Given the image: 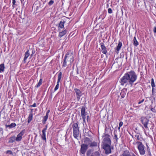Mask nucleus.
<instances>
[{"instance_id": "obj_1", "label": "nucleus", "mask_w": 156, "mask_h": 156, "mask_svg": "<svg viewBox=\"0 0 156 156\" xmlns=\"http://www.w3.org/2000/svg\"><path fill=\"white\" fill-rule=\"evenodd\" d=\"M137 78V75L134 71H131L124 74L121 78L120 83L122 85H124L125 84L129 82L132 86Z\"/></svg>"}, {"instance_id": "obj_2", "label": "nucleus", "mask_w": 156, "mask_h": 156, "mask_svg": "<svg viewBox=\"0 0 156 156\" xmlns=\"http://www.w3.org/2000/svg\"><path fill=\"white\" fill-rule=\"evenodd\" d=\"M74 61L73 54L72 53L70 54L67 53L65 55L63 62V66L66 67L67 65H71Z\"/></svg>"}, {"instance_id": "obj_3", "label": "nucleus", "mask_w": 156, "mask_h": 156, "mask_svg": "<svg viewBox=\"0 0 156 156\" xmlns=\"http://www.w3.org/2000/svg\"><path fill=\"white\" fill-rule=\"evenodd\" d=\"M84 144H86L87 145H88V146L91 148L94 147H97L98 149H99V146L98 145L97 143L93 141L92 142V140L89 138L86 137L84 139Z\"/></svg>"}, {"instance_id": "obj_4", "label": "nucleus", "mask_w": 156, "mask_h": 156, "mask_svg": "<svg viewBox=\"0 0 156 156\" xmlns=\"http://www.w3.org/2000/svg\"><path fill=\"white\" fill-rule=\"evenodd\" d=\"M72 127L73 129V134L74 137L76 138L79 136V128L77 123H73L72 125Z\"/></svg>"}, {"instance_id": "obj_5", "label": "nucleus", "mask_w": 156, "mask_h": 156, "mask_svg": "<svg viewBox=\"0 0 156 156\" xmlns=\"http://www.w3.org/2000/svg\"><path fill=\"white\" fill-rule=\"evenodd\" d=\"M136 144H138V149L139 150L140 154L141 155H144L145 153V147L142 144L141 142L137 141Z\"/></svg>"}, {"instance_id": "obj_6", "label": "nucleus", "mask_w": 156, "mask_h": 156, "mask_svg": "<svg viewBox=\"0 0 156 156\" xmlns=\"http://www.w3.org/2000/svg\"><path fill=\"white\" fill-rule=\"evenodd\" d=\"M103 137V144H111V141L110 139V136L108 134H104Z\"/></svg>"}, {"instance_id": "obj_7", "label": "nucleus", "mask_w": 156, "mask_h": 156, "mask_svg": "<svg viewBox=\"0 0 156 156\" xmlns=\"http://www.w3.org/2000/svg\"><path fill=\"white\" fill-rule=\"evenodd\" d=\"M103 148L105 151V153L108 154L111 153V144H103Z\"/></svg>"}, {"instance_id": "obj_8", "label": "nucleus", "mask_w": 156, "mask_h": 156, "mask_svg": "<svg viewBox=\"0 0 156 156\" xmlns=\"http://www.w3.org/2000/svg\"><path fill=\"white\" fill-rule=\"evenodd\" d=\"M88 145L86 144H82L81 146L80 152L83 154H85L88 148Z\"/></svg>"}, {"instance_id": "obj_9", "label": "nucleus", "mask_w": 156, "mask_h": 156, "mask_svg": "<svg viewBox=\"0 0 156 156\" xmlns=\"http://www.w3.org/2000/svg\"><path fill=\"white\" fill-rule=\"evenodd\" d=\"M141 121L142 123L144 125V127L147 129L148 128L147 126V124H148L149 120L145 117H142L141 118Z\"/></svg>"}, {"instance_id": "obj_10", "label": "nucleus", "mask_w": 156, "mask_h": 156, "mask_svg": "<svg viewBox=\"0 0 156 156\" xmlns=\"http://www.w3.org/2000/svg\"><path fill=\"white\" fill-rule=\"evenodd\" d=\"M74 91L76 94V99L78 101H79L80 97L82 96V92L79 89L77 88L75 89Z\"/></svg>"}, {"instance_id": "obj_11", "label": "nucleus", "mask_w": 156, "mask_h": 156, "mask_svg": "<svg viewBox=\"0 0 156 156\" xmlns=\"http://www.w3.org/2000/svg\"><path fill=\"white\" fill-rule=\"evenodd\" d=\"M25 131V129L23 130L17 135V137H16V141L19 142L21 140L22 138V136L24 134Z\"/></svg>"}, {"instance_id": "obj_12", "label": "nucleus", "mask_w": 156, "mask_h": 156, "mask_svg": "<svg viewBox=\"0 0 156 156\" xmlns=\"http://www.w3.org/2000/svg\"><path fill=\"white\" fill-rule=\"evenodd\" d=\"M61 78H62V72H59L58 74V81L57 82V84L56 86L54 89L55 91L58 88L59 86V83L60 81Z\"/></svg>"}, {"instance_id": "obj_13", "label": "nucleus", "mask_w": 156, "mask_h": 156, "mask_svg": "<svg viewBox=\"0 0 156 156\" xmlns=\"http://www.w3.org/2000/svg\"><path fill=\"white\" fill-rule=\"evenodd\" d=\"M85 108L83 107L81 109V116L84 122L85 121Z\"/></svg>"}, {"instance_id": "obj_14", "label": "nucleus", "mask_w": 156, "mask_h": 156, "mask_svg": "<svg viewBox=\"0 0 156 156\" xmlns=\"http://www.w3.org/2000/svg\"><path fill=\"white\" fill-rule=\"evenodd\" d=\"M47 129V126H46V127L44 128L42 130V134L41 136V138L43 140H44L45 142L46 141V131Z\"/></svg>"}, {"instance_id": "obj_15", "label": "nucleus", "mask_w": 156, "mask_h": 156, "mask_svg": "<svg viewBox=\"0 0 156 156\" xmlns=\"http://www.w3.org/2000/svg\"><path fill=\"white\" fill-rule=\"evenodd\" d=\"M100 44L102 53L106 55L107 51V48L105 46L104 44L103 43H101Z\"/></svg>"}, {"instance_id": "obj_16", "label": "nucleus", "mask_w": 156, "mask_h": 156, "mask_svg": "<svg viewBox=\"0 0 156 156\" xmlns=\"http://www.w3.org/2000/svg\"><path fill=\"white\" fill-rule=\"evenodd\" d=\"M29 51V50H27L25 53V56L23 61L24 63H25L26 62V60L30 55Z\"/></svg>"}, {"instance_id": "obj_17", "label": "nucleus", "mask_w": 156, "mask_h": 156, "mask_svg": "<svg viewBox=\"0 0 156 156\" xmlns=\"http://www.w3.org/2000/svg\"><path fill=\"white\" fill-rule=\"evenodd\" d=\"M127 93V90L125 89H122L120 93V95L121 97L122 98H123L125 97Z\"/></svg>"}, {"instance_id": "obj_18", "label": "nucleus", "mask_w": 156, "mask_h": 156, "mask_svg": "<svg viewBox=\"0 0 156 156\" xmlns=\"http://www.w3.org/2000/svg\"><path fill=\"white\" fill-rule=\"evenodd\" d=\"M121 156H132V155H131L129 151L126 150L123 151Z\"/></svg>"}, {"instance_id": "obj_19", "label": "nucleus", "mask_w": 156, "mask_h": 156, "mask_svg": "<svg viewBox=\"0 0 156 156\" xmlns=\"http://www.w3.org/2000/svg\"><path fill=\"white\" fill-rule=\"evenodd\" d=\"M122 43L120 42H119V44H118V45L117 47V48H116V52L118 53V52L119 51V50H120L122 46Z\"/></svg>"}, {"instance_id": "obj_20", "label": "nucleus", "mask_w": 156, "mask_h": 156, "mask_svg": "<svg viewBox=\"0 0 156 156\" xmlns=\"http://www.w3.org/2000/svg\"><path fill=\"white\" fill-rule=\"evenodd\" d=\"M15 140H16V137L13 136L9 138L8 142L9 143H12Z\"/></svg>"}, {"instance_id": "obj_21", "label": "nucleus", "mask_w": 156, "mask_h": 156, "mask_svg": "<svg viewBox=\"0 0 156 156\" xmlns=\"http://www.w3.org/2000/svg\"><path fill=\"white\" fill-rule=\"evenodd\" d=\"M90 156H101V154L98 151H96L92 153Z\"/></svg>"}, {"instance_id": "obj_22", "label": "nucleus", "mask_w": 156, "mask_h": 156, "mask_svg": "<svg viewBox=\"0 0 156 156\" xmlns=\"http://www.w3.org/2000/svg\"><path fill=\"white\" fill-rule=\"evenodd\" d=\"M67 31L66 30H65L64 31L60 32L59 33V36H60V37H62L66 34Z\"/></svg>"}, {"instance_id": "obj_23", "label": "nucleus", "mask_w": 156, "mask_h": 156, "mask_svg": "<svg viewBox=\"0 0 156 156\" xmlns=\"http://www.w3.org/2000/svg\"><path fill=\"white\" fill-rule=\"evenodd\" d=\"M66 21L64 20H62L61 21L59 25V27H60L61 28H62L64 27V23H65Z\"/></svg>"}, {"instance_id": "obj_24", "label": "nucleus", "mask_w": 156, "mask_h": 156, "mask_svg": "<svg viewBox=\"0 0 156 156\" xmlns=\"http://www.w3.org/2000/svg\"><path fill=\"white\" fill-rule=\"evenodd\" d=\"M133 44L135 46H137L138 45V44H139L138 42V41L136 40L135 37H134L133 39Z\"/></svg>"}, {"instance_id": "obj_25", "label": "nucleus", "mask_w": 156, "mask_h": 156, "mask_svg": "<svg viewBox=\"0 0 156 156\" xmlns=\"http://www.w3.org/2000/svg\"><path fill=\"white\" fill-rule=\"evenodd\" d=\"M5 69L4 65L2 64L0 65V73L3 72Z\"/></svg>"}, {"instance_id": "obj_26", "label": "nucleus", "mask_w": 156, "mask_h": 156, "mask_svg": "<svg viewBox=\"0 0 156 156\" xmlns=\"http://www.w3.org/2000/svg\"><path fill=\"white\" fill-rule=\"evenodd\" d=\"M33 117V114L31 113L29 114V117H28V122L29 123L30 122V121L32 120V119Z\"/></svg>"}, {"instance_id": "obj_27", "label": "nucleus", "mask_w": 156, "mask_h": 156, "mask_svg": "<svg viewBox=\"0 0 156 156\" xmlns=\"http://www.w3.org/2000/svg\"><path fill=\"white\" fill-rule=\"evenodd\" d=\"M48 116L46 115L44 117L43 119L42 120V122L43 123V124H45L46 121H47L48 118Z\"/></svg>"}, {"instance_id": "obj_28", "label": "nucleus", "mask_w": 156, "mask_h": 156, "mask_svg": "<svg viewBox=\"0 0 156 156\" xmlns=\"http://www.w3.org/2000/svg\"><path fill=\"white\" fill-rule=\"evenodd\" d=\"M42 79H40L39 80V82L38 83L37 85L36 86V87L38 88L40 86V85L42 84Z\"/></svg>"}, {"instance_id": "obj_29", "label": "nucleus", "mask_w": 156, "mask_h": 156, "mask_svg": "<svg viewBox=\"0 0 156 156\" xmlns=\"http://www.w3.org/2000/svg\"><path fill=\"white\" fill-rule=\"evenodd\" d=\"M151 86L152 87H155V85L154 82V80L153 78H152L151 79Z\"/></svg>"}, {"instance_id": "obj_30", "label": "nucleus", "mask_w": 156, "mask_h": 156, "mask_svg": "<svg viewBox=\"0 0 156 156\" xmlns=\"http://www.w3.org/2000/svg\"><path fill=\"white\" fill-rule=\"evenodd\" d=\"M16 125L15 123L13 122L10 124L11 128L14 127L16 126Z\"/></svg>"}, {"instance_id": "obj_31", "label": "nucleus", "mask_w": 156, "mask_h": 156, "mask_svg": "<svg viewBox=\"0 0 156 156\" xmlns=\"http://www.w3.org/2000/svg\"><path fill=\"white\" fill-rule=\"evenodd\" d=\"M135 136L136 137V139L138 140H140V139L141 138L139 135H136Z\"/></svg>"}, {"instance_id": "obj_32", "label": "nucleus", "mask_w": 156, "mask_h": 156, "mask_svg": "<svg viewBox=\"0 0 156 156\" xmlns=\"http://www.w3.org/2000/svg\"><path fill=\"white\" fill-rule=\"evenodd\" d=\"M91 153V150H88L87 152V156H89Z\"/></svg>"}, {"instance_id": "obj_33", "label": "nucleus", "mask_w": 156, "mask_h": 156, "mask_svg": "<svg viewBox=\"0 0 156 156\" xmlns=\"http://www.w3.org/2000/svg\"><path fill=\"white\" fill-rule=\"evenodd\" d=\"M123 122H120L119 123V126L118 127V129L119 130L120 127L122 125Z\"/></svg>"}, {"instance_id": "obj_34", "label": "nucleus", "mask_w": 156, "mask_h": 156, "mask_svg": "<svg viewBox=\"0 0 156 156\" xmlns=\"http://www.w3.org/2000/svg\"><path fill=\"white\" fill-rule=\"evenodd\" d=\"M54 1L53 0H51L49 2L48 5H52L54 3Z\"/></svg>"}, {"instance_id": "obj_35", "label": "nucleus", "mask_w": 156, "mask_h": 156, "mask_svg": "<svg viewBox=\"0 0 156 156\" xmlns=\"http://www.w3.org/2000/svg\"><path fill=\"white\" fill-rule=\"evenodd\" d=\"M114 139L116 141H117L118 139L117 136V135L115 134H114Z\"/></svg>"}, {"instance_id": "obj_36", "label": "nucleus", "mask_w": 156, "mask_h": 156, "mask_svg": "<svg viewBox=\"0 0 156 156\" xmlns=\"http://www.w3.org/2000/svg\"><path fill=\"white\" fill-rule=\"evenodd\" d=\"M12 3L13 4L12 7H14L13 5H16V0H12Z\"/></svg>"}, {"instance_id": "obj_37", "label": "nucleus", "mask_w": 156, "mask_h": 156, "mask_svg": "<svg viewBox=\"0 0 156 156\" xmlns=\"http://www.w3.org/2000/svg\"><path fill=\"white\" fill-rule=\"evenodd\" d=\"M108 12L109 13H112V9L111 8H109L108 9Z\"/></svg>"}, {"instance_id": "obj_38", "label": "nucleus", "mask_w": 156, "mask_h": 156, "mask_svg": "<svg viewBox=\"0 0 156 156\" xmlns=\"http://www.w3.org/2000/svg\"><path fill=\"white\" fill-rule=\"evenodd\" d=\"M7 153H9L10 154H12V152L10 150H8L6 152Z\"/></svg>"}, {"instance_id": "obj_39", "label": "nucleus", "mask_w": 156, "mask_h": 156, "mask_svg": "<svg viewBox=\"0 0 156 156\" xmlns=\"http://www.w3.org/2000/svg\"><path fill=\"white\" fill-rule=\"evenodd\" d=\"M151 111L152 112L156 113V111L155 110L154 108H151Z\"/></svg>"}, {"instance_id": "obj_40", "label": "nucleus", "mask_w": 156, "mask_h": 156, "mask_svg": "<svg viewBox=\"0 0 156 156\" xmlns=\"http://www.w3.org/2000/svg\"><path fill=\"white\" fill-rule=\"evenodd\" d=\"M5 126H6V128H7V127H9V128H11V126H10V125H6Z\"/></svg>"}, {"instance_id": "obj_41", "label": "nucleus", "mask_w": 156, "mask_h": 156, "mask_svg": "<svg viewBox=\"0 0 156 156\" xmlns=\"http://www.w3.org/2000/svg\"><path fill=\"white\" fill-rule=\"evenodd\" d=\"M153 31L154 33H156V27H154L153 29Z\"/></svg>"}, {"instance_id": "obj_42", "label": "nucleus", "mask_w": 156, "mask_h": 156, "mask_svg": "<svg viewBox=\"0 0 156 156\" xmlns=\"http://www.w3.org/2000/svg\"><path fill=\"white\" fill-rule=\"evenodd\" d=\"M31 106L35 107L36 106V104L35 103H34L32 105H31Z\"/></svg>"}, {"instance_id": "obj_43", "label": "nucleus", "mask_w": 156, "mask_h": 156, "mask_svg": "<svg viewBox=\"0 0 156 156\" xmlns=\"http://www.w3.org/2000/svg\"><path fill=\"white\" fill-rule=\"evenodd\" d=\"M50 112V110H48L47 113H46V115H48V114Z\"/></svg>"}, {"instance_id": "obj_44", "label": "nucleus", "mask_w": 156, "mask_h": 156, "mask_svg": "<svg viewBox=\"0 0 156 156\" xmlns=\"http://www.w3.org/2000/svg\"><path fill=\"white\" fill-rule=\"evenodd\" d=\"M118 60V59H116L115 60V62L114 63H113V65L114 64H115V63L117 62V60Z\"/></svg>"}, {"instance_id": "obj_45", "label": "nucleus", "mask_w": 156, "mask_h": 156, "mask_svg": "<svg viewBox=\"0 0 156 156\" xmlns=\"http://www.w3.org/2000/svg\"><path fill=\"white\" fill-rule=\"evenodd\" d=\"M87 121L88 122V120H89V115H87Z\"/></svg>"}, {"instance_id": "obj_46", "label": "nucleus", "mask_w": 156, "mask_h": 156, "mask_svg": "<svg viewBox=\"0 0 156 156\" xmlns=\"http://www.w3.org/2000/svg\"><path fill=\"white\" fill-rule=\"evenodd\" d=\"M20 0V1H21V3H22V4H23V5H24V3H23V1H24V0Z\"/></svg>"}, {"instance_id": "obj_47", "label": "nucleus", "mask_w": 156, "mask_h": 156, "mask_svg": "<svg viewBox=\"0 0 156 156\" xmlns=\"http://www.w3.org/2000/svg\"><path fill=\"white\" fill-rule=\"evenodd\" d=\"M77 72V74H79V73L78 71V69H77V72Z\"/></svg>"}, {"instance_id": "obj_48", "label": "nucleus", "mask_w": 156, "mask_h": 156, "mask_svg": "<svg viewBox=\"0 0 156 156\" xmlns=\"http://www.w3.org/2000/svg\"><path fill=\"white\" fill-rule=\"evenodd\" d=\"M144 100L143 99L142 101H140L141 103H142L143 101H144Z\"/></svg>"}, {"instance_id": "obj_49", "label": "nucleus", "mask_w": 156, "mask_h": 156, "mask_svg": "<svg viewBox=\"0 0 156 156\" xmlns=\"http://www.w3.org/2000/svg\"><path fill=\"white\" fill-rule=\"evenodd\" d=\"M132 156H136V155H135L134 154H132Z\"/></svg>"}, {"instance_id": "obj_50", "label": "nucleus", "mask_w": 156, "mask_h": 156, "mask_svg": "<svg viewBox=\"0 0 156 156\" xmlns=\"http://www.w3.org/2000/svg\"><path fill=\"white\" fill-rule=\"evenodd\" d=\"M153 90H154V88H153H153H152V93H153Z\"/></svg>"}, {"instance_id": "obj_51", "label": "nucleus", "mask_w": 156, "mask_h": 156, "mask_svg": "<svg viewBox=\"0 0 156 156\" xmlns=\"http://www.w3.org/2000/svg\"><path fill=\"white\" fill-rule=\"evenodd\" d=\"M138 104H141V103L140 101H139V102H138Z\"/></svg>"}, {"instance_id": "obj_52", "label": "nucleus", "mask_w": 156, "mask_h": 156, "mask_svg": "<svg viewBox=\"0 0 156 156\" xmlns=\"http://www.w3.org/2000/svg\"><path fill=\"white\" fill-rule=\"evenodd\" d=\"M100 16H99V18H101Z\"/></svg>"}, {"instance_id": "obj_53", "label": "nucleus", "mask_w": 156, "mask_h": 156, "mask_svg": "<svg viewBox=\"0 0 156 156\" xmlns=\"http://www.w3.org/2000/svg\"><path fill=\"white\" fill-rule=\"evenodd\" d=\"M100 16H99V18H101Z\"/></svg>"}, {"instance_id": "obj_54", "label": "nucleus", "mask_w": 156, "mask_h": 156, "mask_svg": "<svg viewBox=\"0 0 156 156\" xmlns=\"http://www.w3.org/2000/svg\"><path fill=\"white\" fill-rule=\"evenodd\" d=\"M100 16H99V18H101Z\"/></svg>"}, {"instance_id": "obj_55", "label": "nucleus", "mask_w": 156, "mask_h": 156, "mask_svg": "<svg viewBox=\"0 0 156 156\" xmlns=\"http://www.w3.org/2000/svg\"><path fill=\"white\" fill-rule=\"evenodd\" d=\"M32 56V55H31V57Z\"/></svg>"}, {"instance_id": "obj_56", "label": "nucleus", "mask_w": 156, "mask_h": 156, "mask_svg": "<svg viewBox=\"0 0 156 156\" xmlns=\"http://www.w3.org/2000/svg\"><path fill=\"white\" fill-rule=\"evenodd\" d=\"M32 56V55H31V57Z\"/></svg>"}]
</instances>
